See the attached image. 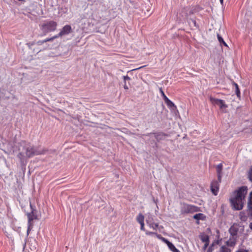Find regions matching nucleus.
Returning a JSON list of instances; mask_svg holds the SVG:
<instances>
[{
    "mask_svg": "<svg viewBox=\"0 0 252 252\" xmlns=\"http://www.w3.org/2000/svg\"><path fill=\"white\" fill-rule=\"evenodd\" d=\"M247 191L248 189L246 187H242L233 193L230 200L231 205L234 209L240 210L243 209Z\"/></svg>",
    "mask_w": 252,
    "mask_h": 252,
    "instance_id": "f257e3e1",
    "label": "nucleus"
},
{
    "mask_svg": "<svg viewBox=\"0 0 252 252\" xmlns=\"http://www.w3.org/2000/svg\"><path fill=\"white\" fill-rule=\"evenodd\" d=\"M25 150V153L21 152L18 155V157L21 161L23 160L25 157L31 158L34 155L45 154L46 152V150L44 149H35L33 147L30 145H27L26 146Z\"/></svg>",
    "mask_w": 252,
    "mask_h": 252,
    "instance_id": "f03ea898",
    "label": "nucleus"
},
{
    "mask_svg": "<svg viewBox=\"0 0 252 252\" xmlns=\"http://www.w3.org/2000/svg\"><path fill=\"white\" fill-rule=\"evenodd\" d=\"M200 211L199 207L193 205L184 203L181 208L182 214L193 213Z\"/></svg>",
    "mask_w": 252,
    "mask_h": 252,
    "instance_id": "7ed1b4c3",
    "label": "nucleus"
},
{
    "mask_svg": "<svg viewBox=\"0 0 252 252\" xmlns=\"http://www.w3.org/2000/svg\"><path fill=\"white\" fill-rule=\"evenodd\" d=\"M244 230V226L242 224L234 223L229 229V232L231 236H236L238 238V236L242 233Z\"/></svg>",
    "mask_w": 252,
    "mask_h": 252,
    "instance_id": "20e7f679",
    "label": "nucleus"
},
{
    "mask_svg": "<svg viewBox=\"0 0 252 252\" xmlns=\"http://www.w3.org/2000/svg\"><path fill=\"white\" fill-rule=\"evenodd\" d=\"M57 26V24L56 22L50 21L43 24L41 26V29L45 34H46L48 32L55 31Z\"/></svg>",
    "mask_w": 252,
    "mask_h": 252,
    "instance_id": "39448f33",
    "label": "nucleus"
},
{
    "mask_svg": "<svg viewBox=\"0 0 252 252\" xmlns=\"http://www.w3.org/2000/svg\"><path fill=\"white\" fill-rule=\"evenodd\" d=\"M210 100L214 105L219 106L220 109L227 107V105L225 104L223 100L213 98L212 97L210 98Z\"/></svg>",
    "mask_w": 252,
    "mask_h": 252,
    "instance_id": "423d86ee",
    "label": "nucleus"
},
{
    "mask_svg": "<svg viewBox=\"0 0 252 252\" xmlns=\"http://www.w3.org/2000/svg\"><path fill=\"white\" fill-rule=\"evenodd\" d=\"M71 31L72 29L71 26L70 25H66L62 28L61 32L57 35L58 37H61L63 35L68 34L69 33L71 32Z\"/></svg>",
    "mask_w": 252,
    "mask_h": 252,
    "instance_id": "0eeeda50",
    "label": "nucleus"
},
{
    "mask_svg": "<svg viewBox=\"0 0 252 252\" xmlns=\"http://www.w3.org/2000/svg\"><path fill=\"white\" fill-rule=\"evenodd\" d=\"M146 221L150 228H153L154 230H157L158 225L157 223H155L152 216L149 215L146 218Z\"/></svg>",
    "mask_w": 252,
    "mask_h": 252,
    "instance_id": "6e6552de",
    "label": "nucleus"
},
{
    "mask_svg": "<svg viewBox=\"0 0 252 252\" xmlns=\"http://www.w3.org/2000/svg\"><path fill=\"white\" fill-rule=\"evenodd\" d=\"M220 182L218 180L217 181H213L211 185V189L212 193L216 195L218 193L219 189V183Z\"/></svg>",
    "mask_w": 252,
    "mask_h": 252,
    "instance_id": "1a4fd4ad",
    "label": "nucleus"
},
{
    "mask_svg": "<svg viewBox=\"0 0 252 252\" xmlns=\"http://www.w3.org/2000/svg\"><path fill=\"white\" fill-rule=\"evenodd\" d=\"M237 238L236 236H230L228 240L226 241L225 244L227 247H234L236 244Z\"/></svg>",
    "mask_w": 252,
    "mask_h": 252,
    "instance_id": "9d476101",
    "label": "nucleus"
},
{
    "mask_svg": "<svg viewBox=\"0 0 252 252\" xmlns=\"http://www.w3.org/2000/svg\"><path fill=\"white\" fill-rule=\"evenodd\" d=\"M28 218V224H29V227L27 230V233L29 234V232L30 230V227H31V222L34 219H36V216H35L33 211H32L31 213H28L27 214Z\"/></svg>",
    "mask_w": 252,
    "mask_h": 252,
    "instance_id": "9b49d317",
    "label": "nucleus"
},
{
    "mask_svg": "<svg viewBox=\"0 0 252 252\" xmlns=\"http://www.w3.org/2000/svg\"><path fill=\"white\" fill-rule=\"evenodd\" d=\"M164 100L168 107L172 111H175L177 109V107L175 105L174 103L172 102L168 97L165 98Z\"/></svg>",
    "mask_w": 252,
    "mask_h": 252,
    "instance_id": "f8f14e48",
    "label": "nucleus"
},
{
    "mask_svg": "<svg viewBox=\"0 0 252 252\" xmlns=\"http://www.w3.org/2000/svg\"><path fill=\"white\" fill-rule=\"evenodd\" d=\"M222 170V164L221 163H220L217 166V173L218 176V179L220 182H221V181Z\"/></svg>",
    "mask_w": 252,
    "mask_h": 252,
    "instance_id": "ddd939ff",
    "label": "nucleus"
},
{
    "mask_svg": "<svg viewBox=\"0 0 252 252\" xmlns=\"http://www.w3.org/2000/svg\"><path fill=\"white\" fill-rule=\"evenodd\" d=\"M248 207L250 212L251 215L252 216V192H251L249 197V201L248 202Z\"/></svg>",
    "mask_w": 252,
    "mask_h": 252,
    "instance_id": "4468645a",
    "label": "nucleus"
},
{
    "mask_svg": "<svg viewBox=\"0 0 252 252\" xmlns=\"http://www.w3.org/2000/svg\"><path fill=\"white\" fill-rule=\"evenodd\" d=\"M166 244L167 245L169 249L172 252H180L177 249H176L175 248L174 245L172 243L169 242L168 240V241L167 242V243Z\"/></svg>",
    "mask_w": 252,
    "mask_h": 252,
    "instance_id": "2eb2a0df",
    "label": "nucleus"
},
{
    "mask_svg": "<svg viewBox=\"0 0 252 252\" xmlns=\"http://www.w3.org/2000/svg\"><path fill=\"white\" fill-rule=\"evenodd\" d=\"M193 219L199 220H204L205 218V216L203 214L198 213L196 214L193 217Z\"/></svg>",
    "mask_w": 252,
    "mask_h": 252,
    "instance_id": "dca6fc26",
    "label": "nucleus"
},
{
    "mask_svg": "<svg viewBox=\"0 0 252 252\" xmlns=\"http://www.w3.org/2000/svg\"><path fill=\"white\" fill-rule=\"evenodd\" d=\"M201 240L204 243L209 242V236L206 234H203L200 235Z\"/></svg>",
    "mask_w": 252,
    "mask_h": 252,
    "instance_id": "f3484780",
    "label": "nucleus"
},
{
    "mask_svg": "<svg viewBox=\"0 0 252 252\" xmlns=\"http://www.w3.org/2000/svg\"><path fill=\"white\" fill-rule=\"evenodd\" d=\"M123 78H124V88L125 90H128L129 88H128V85L126 83V81H130V78L129 76H128L127 75H126V76H124Z\"/></svg>",
    "mask_w": 252,
    "mask_h": 252,
    "instance_id": "a211bd4d",
    "label": "nucleus"
},
{
    "mask_svg": "<svg viewBox=\"0 0 252 252\" xmlns=\"http://www.w3.org/2000/svg\"><path fill=\"white\" fill-rule=\"evenodd\" d=\"M233 85L235 86V91L236 94L237 95V96L238 97H240L241 94H240V91L239 89L238 85H237V84H236L235 82L233 83Z\"/></svg>",
    "mask_w": 252,
    "mask_h": 252,
    "instance_id": "6ab92c4d",
    "label": "nucleus"
},
{
    "mask_svg": "<svg viewBox=\"0 0 252 252\" xmlns=\"http://www.w3.org/2000/svg\"><path fill=\"white\" fill-rule=\"evenodd\" d=\"M239 218L243 221H245L247 220V217L244 212H241L240 213Z\"/></svg>",
    "mask_w": 252,
    "mask_h": 252,
    "instance_id": "aec40b11",
    "label": "nucleus"
},
{
    "mask_svg": "<svg viewBox=\"0 0 252 252\" xmlns=\"http://www.w3.org/2000/svg\"><path fill=\"white\" fill-rule=\"evenodd\" d=\"M136 220L139 223H144V216L143 215H142L141 214H139L138 215V216L137 217Z\"/></svg>",
    "mask_w": 252,
    "mask_h": 252,
    "instance_id": "412c9836",
    "label": "nucleus"
},
{
    "mask_svg": "<svg viewBox=\"0 0 252 252\" xmlns=\"http://www.w3.org/2000/svg\"><path fill=\"white\" fill-rule=\"evenodd\" d=\"M231 250L227 246H222L220 250V252H231Z\"/></svg>",
    "mask_w": 252,
    "mask_h": 252,
    "instance_id": "4be33fe9",
    "label": "nucleus"
},
{
    "mask_svg": "<svg viewBox=\"0 0 252 252\" xmlns=\"http://www.w3.org/2000/svg\"><path fill=\"white\" fill-rule=\"evenodd\" d=\"M218 39L220 44H223L225 46H227V45L225 42L222 37L219 34H217Z\"/></svg>",
    "mask_w": 252,
    "mask_h": 252,
    "instance_id": "5701e85b",
    "label": "nucleus"
},
{
    "mask_svg": "<svg viewBox=\"0 0 252 252\" xmlns=\"http://www.w3.org/2000/svg\"><path fill=\"white\" fill-rule=\"evenodd\" d=\"M155 235H156V236H157V237L159 239H160L162 242H164L165 243H166L168 241V240L166 239H165V238L162 237L159 234H158L156 233V234Z\"/></svg>",
    "mask_w": 252,
    "mask_h": 252,
    "instance_id": "b1692460",
    "label": "nucleus"
},
{
    "mask_svg": "<svg viewBox=\"0 0 252 252\" xmlns=\"http://www.w3.org/2000/svg\"><path fill=\"white\" fill-rule=\"evenodd\" d=\"M58 38L57 35H55L51 38H48L44 40L45 43L48 41H53L54 39Z\"/></svg>",
    "mask_w": 252,
    "mask_h": 252,
    "instance_id": "393cba45",
    "label": "nucleus"
},
{
    "mask_svg": "<svg viewBox=\"0 0 252 252\" xmlns=\"http://www.w3.org/2000/svg\"><path fill=\"white\" fill-rule=\"evenodd\" d=\"M159 92H160V93L161 94V95L163 100H164L165 98H167V97L166 96V95L164 93L162 88H159Z\"/></svg>",
    "mask_w": 252,
    "mask_h": 252,
    "instance_id": "a878e982",
    "label": "nucleus"
},
{
    "mask_svg": "<svg viewBox=\"0 0 252 252\" xmlns=\"http://www.w3.org/2000/svg\"><path fill=\"white\" fill-rule=\"evenodd\" d=\"M249 177L250 180L252 182V166L251 167L249 171Z\"/></svg>",
    "mask_w": 252,
    "mask_h": 252,
    "instance_id": "bb28decb",
    "label": "nucleus"
},
{
    "mask_svg": "<svg viewBox=\"0 0 252 252\" xmlns=\"http://www.w3.org/2000/svg\"><path fill=\"white\" fill-rule=\"evenodd\" d=\"M155 234H156V233L153 232H149V231L146 232V234L147 235H155Z\"/></svg>",
    "mask_w": 252,
    "mask_h": 252,
    "instance_id": "cd10ccee",
    "label": "nucleus"
},
{
    "mask_svg": "<svg viewBox=\"0 0 252 252\" xmlns=\"http://www.w3.org/2000/svg\"><path fill=\"white\" fill-rule=\"evenodd\" d=\"M44 43H45V42H44V41L43 40H40V41H37V44L38 45H41L43 44Z\"/></svg>",
    "mask_w": 252,
    "mask_h": 252,
    "instance_id": "c85d7f7f",
    "label": "nucleus"
},
{
    "mask_svg": "<svg viewBox=\"0 0 252 252\" xmlns=\"http://www.w3.org/2000/svg\"><path fill=\"white\" fill-rule=\"evenodd\" d=\"M236 252H249L248 250L245 249H240L237 251Z\"/></svg>",
    "mask_w": 252,
    "mask_h": 252,
    "instance_id": "c756f323",
    "label": "nucleus"
},
{
    "mask_svg": "<svg viewBox=\"0 0 252 252\" xmlns=\"http://www.w3.org/2000/svg\"><path fill=\"white\" fill-rule=\"evenodd\" d=\"M209 244V242L205 243L204 246L203 247V249L204 250H205L207 248V247L208 246Z\"/></svg>",
    "mask_w": 252,
    "mask_h": 252,
    "instance_id": "7c9ffc66",
    "label": "nucleus"
},
{
    "mask_svg": "<svg viewBox=\"0 0 252 252\" xmlns=\"http://www.w3.org/2000/svg\"><path fill=\"white\" fill-rule=\"evenodd\" d=\"M191 22L194 25L195 27H196V21L193 19H191Z\"/></svg>",
    "mask_w": 252,
    "mask_h": 252,
    "instance_id": "2f4dec72",
    "label": "nucleus"
},
{
    "mask_svg": "<svg viewBox=\"0 0 252 252\" xmlns=\"http://www.w3.org/2000/svg\"><path fill=\"white\" fill-rule=\"evenodd\" d=\"M140 225H141L140 229H141L142 230H144V223H140Z\"/></svg>",
    "mask_w": 252,
    "mask_h": 252,
    "instance_id": "473e14b6",
    "label": "nucleus"
},
{
    "mask_svg": "<svg viewBox=\"0 0 252 252\" xmlns=\"http://www.w3.org/2000/svg\"><path fill=\"white\" fill-rule=\"evenodd\" d=\"M207 252H212V250L211 248H209L208 250H207Z\"/></svg>",
    "mask_w": 252,
    "mask_h": 252,
    "instance_id": "72a5a7b5",
    "label": "nucleus"
},
{
    "mask_svg": "<svg viewBox=\"0 0 252 252\" xmlns=\"http://www.w3.org/2000/svg\"><path fill=\"white\" fill-rule=\"evenodd\" d=\"M250 227L252 230V222L250 224Z\"/></svg>",
    "mask_w": 252,
    "mask_h": 252,
    "instance_id": "f704fd0d",
    "label": "nucleus"
},
{
    "mask_svg": "<svg viewBox=\"0 0 252 252\" xmlns=\"http://www.w3.org/2000/svg\"><path fill=\"white\" fill-rule=\"evenodd\" d=\"M220 2L221 4H223V0H220Z\"/></svg>",
    "mask_w": 252,
    "mask_h": 252,
    "instance_id": "c9c22d12",
    "label": "nucleus"
},
{
    "mask_svg": "<svg viewBox=\"0 0 252 252\" xmlns=\"http://www.w3.org/2000/svg\"><path fill=\"white\" fill-rule=\"evenodd\" d=\"M129 81H126V83L127 84V83H128V84H129Z\"/></svg>",
    "mask_w": 252,
    "mask_h": 252,
    "instance_id": "e433bc0d",
    "label": "nucleus"
},
{
    "mask_svg": "<svg viewBox=\"0 0 252 252\" xmlns=\"http://www.w3.org/2000/svg\"><path fill=\"white\" fill-rule=\"evenodd\" d=\"M19 1H24V0H18Z\"/></svg>",
    "mask_w": 252,
    "mask_h": 252,
    "instance_id": "4c0bfd02",
    "label": "nucleus"
}]
</instances>
